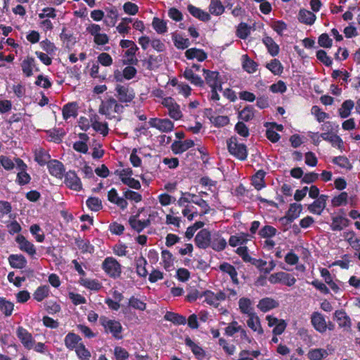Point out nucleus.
Masks as SVG:
<instances>
[{"instance_id":"4","label":"nucleus","mask_w":360,"mask_h":360,"mask_svg":"<svg viewBox=\"0 0 360 360\" xmlns=\"http://www.w3.org/2000/svg\"><path fill=\"white\" fill-rule=\"evenodd\" d=\"M102 269L110 278L117 279L122 274V266L118 261L112 257L105 258L101 265Z\"/></svg>"},{"instance_id":"56","label":"nucleus","mask_w":360,"mask_h":360,"mask_svg":"<svg viewBox=\"0 0 360 360\" xmlns=\"http://www.w3.org/2000/svg\"><path fill=\"white\" fill-rule=\"evenodd\" d=\"M302 206L301 204L291 203L288 210L286 212L285 215L289 217L293 221L299 217L302 212Z\"/></svg>"},{"instance_id":"26","label":"nucleus","mask_w":360,"mask_h":360,"mask_svg":"<svg viewBox=\"0 0 360 360\" xmlns=\"http://www.w3.org/2000/svg\"><path fill=\"white\" fill-rule=\"evenodd\" d=\"M278 306V302L271 297L262 298L259 301L257 304L258 309L262 312L269 311L273 309L277 308Z\"/></svg>"},{"instance_id":"54","label":"nucleus","mask_w":360,"mask_h":360,"mask_svg":"<svg viewBox=\"0 0 360 360\" xmlns=\"http://www.w3.org/2000/svg\"><path fill=\"white\" fill-rule=\"evenodd\" d=\"M209 11L212 15H220L224 12V7L220 0H211Z\"/></svg>"},{"instance_id":"9","label":"nucleus","mask_w":360,"mask_h":360,"mask_svg":"<svg viewBox=\"0 0 360 360\" xmlns=\"http://www.w3.org/2000/svg\"><path fill=\"white\" fill-rule=\"evenodd\" d=\"M16 335L23 347L27 349H32L34 345L35 340L32 335L22 326H18L16 330Z\"/></svg>"},{"instance_id":"29","label":"nucleus","mask_w":360,"mask_h":360,"mask_svg":"<svg viewBox=\"0 0 360 360\" xmlns=\"http://www.w3.org/2000/svg\"><path fill=\"white\" fill-rule=\"evenodd\" d=\"M184 77L196 86L202 87L204 86L205 82L199 75H195L191 68H186L185 69Z\"/></svg>"},{"instance_id":"51","label":"nucleus","mask_w":360,"mask_h":360,"mask_svg":"<svg viewBox=\"0 0 360 360\" xmlns=\"http://www.w3.org/2000/svg\"><path fill=\"white\" fill-rule=\"evenodd\" d=\"M50 289L49 285H41L38 287L33 294V297L37 302H41L49 295Z\"/></svg>"},{"instance_id":"18","label":"nucleus","mask_w":360,"mask_h":360,"mask_svg":"<svg viewBox=\"0 0 360 360\" xmlns=\"http://www.w3.org/2000/svg\"><path fill=\"white\" fill-rule=\"evenodd\" d=\"M185 195L190 197V203H194L202 209V211L199 213L200 216H203L210 212V207L209 204L206 200L202 199V198L189 192H186Z\"/></svg>"},{"instance_id":"5","label":"nucleus","mask_w":360,"mask_h":360,"mask_svg":"<svg viewBox=\"0 0 360 360\" xmlns=\"http://www.w3.org/2000/svg\"><path fill=\"white\" fill-rule=\"evenodd\" d=\"M115 94L117 101L121 103H131L136 96L134 89L129 84H116L115 87Z\"/></svg>"},{"instance_id":"25","label":"nucleus","mask_w":360,"mask_h":360,"mask_svg":"<svg viewBox=\"0 0 360 360\" xmlns=\"http://www.w3.org/2000/svg\"><path fill=\"white\" fill-rule=\"evenodd\" d=\"M350 224V221L342 216H335L332 218L330 229L333 231H340L347 227Z\"/></svg>"},{"instance_id":"59","label":"nucleus","mask_w":360,"mask_h":360,"mask_svg":"<svg viewBox=\"0 0 360 360\" xmlns=\"http://www.w3.org/2000/svg\"><path fill=\"white\" fill-rule=\"evenodd\" d=\"M328 352L324 349H312L308 352V358L310 360H321L328 356Z\"/></svg>"},{"instance_id":"49","label":"nucleus","mask_w":360,"mask_h":360,"mask_svg":"<svg viewBox=\"0 0 360 360\" xmlns=\"http://www.w3.org/2000/svg\"><path fill=\"white\" fill-rule=\"evenodd\" d=\"M14 304L5 297H0V311L6 316H10L13 311Z\"/></svg>"},{"instance_id":"24","label":"nucleus","mask_w":360,"mask_h":360,"mask_svg":"<svg viewBox=\"0 0 360 360\" xmlns=\"http://www.w3.org/2000/svg\"><path fill=\"white\" fill-rule=\"evenodd\" d=\"M185 56L188 60L196 58L199 62H202L207 59V54L202 49L191 48L186 51Z\"/></svg>"},{"instance_id":"43","label":"nucleus","mask_w":360,"mask_h":360,"mask_svg":"<svg viewBox=\"0 0 360 360\" xmlns=\"http://www.w3.org/2000/svg\"><path fill=\"white\" fill-rule=\"evenodd\" d=\"M255 109L253 105H248L238 112V119L243 122H249L255 117Z\"/></svg>"},{"instance_id":"19","label":"nucleus","mask_w":360,"mask_h":360,"mask_svg":"<svg viewBox=\"0 0 360 360\" xmlns=\"http://www.w3.org/2000/svg\"><path fill=\"white\" fill-rule=\"evenodd\" d=\"M327 199L328 195H321L316 200L308 206L309 211L311 213L316 214L318 215L321 214L323 210L326 207Z\"/></svg>"},{"instance_id":"41","label":"nucleus","mask_w":360,"mask_h":360,"mask_svg":"<svg viewBox=\"0 0 360 360\" xmlns=\"http://www.w3.org/2000/svg\"><path fill=\"white\" fill-rule=\"evenodd\" d=\"M23 74L30 77L33 75V67H34V58L32 56L26 57L21 63Z\"/></svg>"},{"instance_id":"8","label":"nucleus","mask_w":360,"mask_h":360,"mask_svg":"<svg viewBox=\"0 0 360 360\" xmlns=\"http://www.w3.org/2000/svg\"><path fill=\"white\" fill-rule=\"evenodd\" d=\"M150 127L155 128L161 132H170L174 129V123L167 118H150L148 121Z\"/></svg>"},{"instance_id":"42","label":"nucleus","mask_w":360,"mask_h":360,"mask_svg":"<svg viewBox=\"0 0 360 360\" xmlns=\"http://www.w3.org/2000/svg\"><path fill=\"white\" fill-rule=\"evenodd\" d=\"M146 264L147 261L143 256L135 258L136 271L140 277L146 278L148 274Z\"/></svg>"},{"instance_id":"38","label":"nucleus","mask_w":360,"mask_h":360,"mask_svg":"<svg viewBox=\"0 0 360 360\" xmlns=\"http://www.w3.org/2000/svg\"><path fill=\"white\" fill-rule=\"evenodd\" d=\"M75 243L82 253H93L94 247L89 240L82 239L81 237L75 238Z\"/></svg>"},{"instance_id":"64","label":"nucleus","mask_w":360,"mask_h":360,"mask_svg":"<svg viewBox=\"0 0 360 360\" xmlns=\"http://www.w3.org/2000/svg\"><path fill=\"white\" fill-rule=\"evenodd\" d=\"M311 112L316 117V119L319 122H322L324 121V120L329 117V115L322 111L321 108L318 105L312 106Z\"/></svg>"},{"instance_id":"35","label":"nucleus","mask_w":360,"mask_h":360,"mask_svg":"<svg viewBox=\"0 0 360 360\" xmlns=\"http://www.w3.org/2000/svg\"><path fill=\"white\" fill-rule=\"evenodd\" d=\"M63 117L67 120L71 117H76L77 116V104L75 102L68 103L63 107Z\"/></svg>"},{"instance_id":"39","label":"nucleus","mask_w":360,"mask_h":360,"mask_svg":"<svg viewBox=\"0 0 360 360\" xmlns=\"http://www.w3.org/2000/svg\"><path fill=\"white\" fill-rule=\"evenodd\" d=\"M238 306L242 314H247L248 316H252V314H255L252 307L251 300L249 298H240L238 301Z\"/></svg>"},{"instance_id":"61","label":"nucleus","mask_w":360,"mask_h":360,"mask_svg":"<svg viewBox=\"0 0 360 360\" xmlns=\"http://www.w3.org/2000/svg\"><path fill=\"white\" fill-rule=\"evenodd\" d=\"M277 230L272 226L265 225L259 231V235L263 238H270L276 235Z\"/></svg>"},{"instance_id":"20","label":"nucleus","mask_w":360,"mask_h":360,"mask_svg":"<svg viewBox=\"0 0 360 360\" xmlns=\"http://www.w3.org/2000/svg\"><path fill=\"white\" fill-rule=\"evenodd\" d=\"M194 145V141L191 139H186L184 141H174L171 146V149L176 155L181 154L189 148L193 147Z\"/></svg>"},{"instance_id":"23","label":"nucleus","mask_w":360,"mask_h":360,"mask_svg":"<svg viewBox=\"0 0 360 360\" xmlns=\"http://www.w3.org/2000/svg\"><path fill=\"white\" fill-rule=\"evenodd\" d=\"M97 115H92L90 118L92 128L98 132H100L103 136H106L109 132L108 124L107 122H100Z\"/></svg>"},{"instance_id":"7","label":"nucleus","mask_w":360,"mask_h":360,"mask_svg":"<svg viewBox=\"0 0 360 360\" xmlns=\"http://www.w3.org/2000/svg\"><path fill=\"white\" fill-rule=\"evenodd\" d=\"M15 162L16 164L17 168L20 170V172L17 174L15 180L16 183L20 186H25L29 184L31 180V176L26 172L27 168V165L22 160L19 158H15Z\"/></svg>"},{"instance_id":"58","label":"nucleus","mask_w":360,"mask_h":360,"mask_svg":"<svg viewBox=\"0 0 360 360\" xmlns=\"http://www.w3.org/2000/svg\"><path fill=\"white\" fill-rule=\"evenodd\" d=\"M86 205L94 212H98L103 208L102 201L97 197H89L86 201Z\"/></svg>"},{"instance_id":"33","label":"nucleus","mask_w":360,"mask_h":360,"mask_svg":"<svg viewBox=\"0 0 360 360\" xmlns=\"http://www.w3.org/2000/svg\"><path fill=\"white\" fill-rule=\"evenodd\" d=\"M185 345L188 347L193 354L198 359H202L205 356L204 349L194 342L188 336L185 338Z\"/></svg>"},{"instance_id":"1","label":"nucleus","mask_w":360,"mask_h":360,"mask_svg":"<svg viewBox=\"0 0 360 360\" xmlns=\"http://www.w3.org/2000/svg\"><path fill=\"white\" fill-rule=\"evenodd\" d=\"M99 322L103 327L105 333L111 334L115 340H119L123 338L122 335L123 328L119 321L110 319L105 316H101L99 318Z\"/></svg>"},{"instance_id":"34","label":"nucleus","mask_w":360,"mask_h":360,"mask_svg":"<svg viewBox=\"0 0 360 360\" xmlns=\"http://www.w3.org/2000/svg\"><path fill=\"white\" fill-rule=\"evenodd\" d=\"M316 18V17L315 14L313 12L309 11L308 10L300 9L299 12V21L305 25H311L312 24L314 23Z\"/></svg>"},{"instance_id":"50","label":"nucleus","mask_w":360,"mask_h":360,"mask_svg":"<svg viewBox=\"0 0 360 360\" xmlns=\"http://www.w3.org/2000/svg\"><path fill=\"white\" fill-rule=\"evenodd\" d=\"M107 15L104 22L108 27H114L118 18V12L115 8L106 9Z\"/></svg>"},{"instance_id":"44","label":"nucleus","mask_w":360,"mask_h":360,"mask_svg":"<svg viewBox=\"0 0 360 360\" xmlns=\"http://www.w3.org/2000/svg\"><path fill=\"white\" fill-rule=\"evenodd\" d=\"M243 63L242 66L245 71L248 73H254L257 71L258 64L251 59L248 55L245 54L242 56Z\"/></svg>"},{"instance_id":"11","label":"nucleus","mask_w":360,"mask_h":360,"mask_svg":"<svg viewBox=\"0 0 360 360\" xmlns=\"http://www.w3.org/2000/svg\"><path fill=\"white\" fill-rule=\"evenodd\" d=\"M202 72L204 74L205 81L206 84L211 87L219 86V91H222V81L220 78L219 72L217 71H212L203 68Z\"/></svg>"},{"instance_id":"31","label":"nucleus","mask_w":360,"mask_h":360,"mask_svg":"<svg viewBox=\"0 0 360 360\" xmlns=\"http://www.w3.org/2000/svg\"><path fill=\"white\" fill-rule=\"evenodd\" d=\"M266 172L263 169L258 170L252 177V185L255 189L259 191L266 186L264 177Z\"/></svg>"},{"instance_id":"17","label":"nucleus","mask_w":360,"mask_h":360,"mask_svg":"<svg viewBox=\"0 0 360 360\" xmlns=\"http://www.w3.org/2000/svg\"><path fill=\"white\" fill-rule=\"evenodd\" d=\"M334 318L336 319L338 326L346 330H349L352 327V321L350 317L343 309L336 310L334 312Z\"/></svg>"},{"instance_id":"6","label":"nucleus","mask_w":360,"mask_h":360,"mask_svg":"<svg viewBox=\"0 0 360 360\" xmlns=\"http://www.w3.org/2000/svg\"><path fill=\"white\" fill-rule=\"evenodd\" d=\"M269 281L272 284L282 283L291 287L296 283V278L290 274L280 271L271 274L269 277Z\"/></svg>"},{"instance_id":"14","label":"nucleus","mask_w":360,"mask_h":360,"mask_svg":"<svg viewBox=\"0 0 360 360\" xmlns=\"http://www.w3.org/2000/svg\"><path fill=\"white\" fill-rule=\"evenodd\" d=\"M311 323L314 329L323 333L326 331V321L324 315L319 311H314L311 315Z\"/></svg>"},{"instance_id":"37","label":"nucleus","mask_w":360,"mask_h":360,"mask_svg":"<svg viewBox=\"0 0 360 360\" xmlns=\"http://www.w3.org/2000/svg\"><path fill=\"white\" fill-rule=\"evenodd\" d=\"M164 319L177 326L185 325L186 323V319L184 316L172 311H167L165 314Z\"/></svg>"},{"instance_id":"15","label":"nucleus","mask_w":360,"mask_h":360,"mask_svg":"<svg viewBox=\"0 0 360 360\" xmlns=\"http://www.w3.org/2000/svg\"><path fill=\"white\" fill-rule=\"evenodd\" d=\"M15 242L18 244V248L21 251L27 253L30 256H34L36 254V248L34 244L23 235L18 234L15 238Z\"/></svg>"},{"instance_id":"2","label":"nucleus","mask_w":360,"mask_h":360,"mask_svg":"<svg viewBox=\"0 0 360 360\" xmlns=\"http://www.w3.org/2000/svg\"><path fill=\"white\" fill-rule=\"evenodd\" d=\"M227 148L231 155L239 160L244 161L248 158L247 146L238 142L236 136H231L226 141Z\"/></svg>"},{"instance_id":"40","label":"nucleus","mask_w":360,"mask_h":360,"mask_svg":"<svg viewBox=\"0 0 360 360\" xmlns=\"http://www.w3.org/2000/svg\"><path fill=\"white\" fill-rule=\"evenodd\" d=\"M247 324L250 328H251L253 331L257 332L258 334L262 335L264 333L259 318L256 314L248 316Z\"/></svg>"},{"instance_id":"57","label":"nucleus","mask_w":360,"mask_h":360,"mask_svg":"<svg viewBox=\"0 0 360 360\" xmlns=\"http://www.w3.org/2000/svg\"><path fill=\"white\" fill-rule=\"evenodd\" d=\"M248 235L247 233H241L240 236H236L233 235L231 236L229 240V244L231 247H236L238 245H241L245 244L248 239Z\"/></svg>"},{"instance_id":"47","label":"nucleus","mask_w":360,"mask_h":360,"mask_svg":"<svg viewBox=\"0 0 360 360\" xmlns=\"http://www.w3.org/2000/svg\"><path fill=\"white\" fill-rule=\"evenodd\" d=\"M354 106V103L353 101L350 99L345 101L342 103L341 108L338 110L340 117L341 118L348 117L350 115Z\"/></svg>"},{"instance_id":"36","label":"nucleus","mask_w":360,"mask_h":360,"mask_svg":"<svg viewBox=\"0 0 360 360\" xmlns=\"http://www.w3.org/2000/svg\"><path fill=\"white\" fill-rule=\"evenodd\" d=\"M34 160L40 165L44 166L48 165L51 160V155L49 153L43 148H39L34 151Z\"/></svg>"},{"instance_id":"10","label":"nucleus","mask_w":360,"mask_h":360,"mask_svg":"<svg viewBox=\"0 0 360 360\" xmlns=\"http://www.w3.org/2000/svg\"><path fill=\"white\" fill-rule=\"evenodd\" d=\"M63 177L65 178V184L71 190L80 191L82 189L81 179L75 171L69 170L65 174Z\"/></svg>"},{"instance_id":"22","label":"nucleus","mask_w":360,"mask_h":360,"mask_svg":"<svg viewBox=\"0 0 360 360\" xmlns=\"http://www.w3.org/2000/svg\"><path fill=\"white\" fill-rule=\"evenodd\" d=\"M10 266L14 269H22L27 264L25 257L21 254H11L8 258Z\"/></svg>"},{"instance_id":"3","label":"nucleus","mask_w":360,"mask_h":360,"mask_svg":"<svg viewBox=\"0 0 360 360\" xmlns=\"http://www.w3.org/2000/svg\"><path fill=\"white\" fill-rule=\"evenodd\" d=\"M124 109L123 105L120 103L115 98L111 97L101 102L98 112L100 114L105 115L107 118L110 119L109 116L111 112L120 114L124 112Z\"/></svg>"},{"instance_id":"48","label":"nucleus","mask_w":360,"mask_h":360,"mask_svg":"<svg viewBox=\"0 0 360 360\" xmlns=\"http://www.w3.org/2000/svg\"><path fill=\"white\" fill-rule=\"evenodd\" d=\"M251 33V27L246 22H241L238 24L236 31V35L241 39H246Z\"/></svg>"},{"instance_id":"16","label":"nucleus","mask_w":360,"mask_h":360,"mask_svg":"<svg viewBox=\"0 0 360 360\" xmlns=\"http://www.w3.org/2000/svg\"><path fill=\"white\" fill-rule=\"evenodd\" d=\"M226 246L227 242L226 239L222 237L219 231H215L212 233L210 248L216 252H221L224 250Z\"/></svg>"},{"instance_id":"32","label":"nucleus","mask_w":360,"mask_h":360,"mask_svg":"<svg viewBox=\"0 0 360 360\" xmlns=\"http://www.w3.org/2000/svg\"><path fill=\"white\" fill-rule=\"evenodd\" d=\"M187 8L191 15L201 21L207 22L211 18L210 15L208 13L203 11L200 8H197L192 4H189Z\"/></svg>"},{"instance_id":"30","label":"nucleus","mask_w":360,"mask_h":360,"mask_svg":"<svg viewBox=\"0 0 360 360\" xmlns=\"http://www.w3.org/2000/svg\"><path fill=\"white\" fill-rule=\"evenodd\" d=\"M262 42L271 56H276L279 53V46L274 41L272 37L264 36L262 38Z\"/></svg>"},{"instance_id":"63","label":"nucleus","mask_w":360,"mask_h":360,"mask_svg":"<svg viewBox=\"0 0 360 360\" xmlns=\"http://www.w3.org/2000/svg\"><path fill=\"white\" fill-rule=\"evenodd\" d=\"M75 352L80 360H89L91 357L90 352L85 347L83 343L77 346Z\"/></svg>"},{"instance_id":"13","label":"nucleus","mask_w":360,"mask_h":360,"mask_svg":"<svg viewBox=\"0 0 360 360\" xmlns=\"http://www.w3.org/2000/svg\"><path fill=\"white\" fill-rule=\"evenodd\" d=\"M211 236L212 233L208 229H201L195 237V245L200 249L210 248Z\"/></svg>"},{"instance_id":"12","label":"nucleus","mask_w":360,"mask_h":360,"mask_svg":"<svg viewBox=\"0 0 360 360\" xmlns=\"http://www.w3.org/2000/svg\"><path fill=\"white\" fill-rule=\"evenodd\" d=\"M47 168L49 174L58 179H62L65 175V168L63 162L60 161L52 159L49 161Z\"/></svg>"},{"instance_id":"55","label":"nucleus","mask_w":360,"mask_h":360,"mask_svg":"<svg viewBox=\"0 0 360 360\" xmlns=\"http://www.w3.org/2000/svg\"><path fill=\"white\" fill-rule=\"evenodd\" d=\"M152 26L158 34H164L167 31V22L158 17L153 18Z\"/></svg>"},{"instance_id":"28","label":"nucleus","mask_w":360,"mask_h":360,"mask_svg":"<svg viewBox=\"0 0 360 360\" xmlns=\"http://www.w3.org/2000/svg\"><path fill=\"white\" fill-rule=\"evenodd\" d=\"M81 341L82 338L79 335L70 332L65 336L64 343L68 349L75 350L77 346L82 343Z\"/></svg>"},{"instance_id":"60","label":"nucleus","mask_w":360,"mask_h":360,"mask_svg":"<svg viewBox=\"0 0 360 360\" xmlns=\"http://www.w3.org/2000/svg\"><path fill=\"white\" fill-rule=\"evenodd\" d=\"M123 198L127 201H133L134 202H139L142 200V195L136 191L130 189H126L123 191Z\"/></svg>"},{"instance_id":"27","label":"nucleus","mask_w":360,"mask_h":360,"mask_svg":"<svg viewBox=\"0 0 360 360\" xmlns=\"http://www.w3.org/2000/svg\"><path fill=\"white\" fill-rule=\"evenodd\" d=\"M219 269L224 273L228 274L232 282L236 285H238V272L234 266L224 262L219 265Z\"/></svg>"},{"instance_id":"62","label":"nucleus","mask_w":360,"mask_h":360,"mask_svg":"<svg viewBox=\"0 0 360 360\" xmlns=\"http://www.w3.org/2000/svg\"><path fill=\"white\" fill-rule=\"evenodd\" d=\"M210 120L217 127H222L229 123V117L224 115H218L217 117L211 116Z\"/></svg>"},{"instance_id":"53","label":"nucleus","mask_w":360,"mask_h":360,"mask_svg":"<svg viewBox=\"0 0 360 360\" xmlns=\"http://www.w3.org/2000/svg\"><path fill=\"white\" fill-rule=\"evenodd\" d=\"M163 266L165 270L169 271L174 264V257L170 251L167 250H163L161 252Z\"/></svg>"},{"instance_id":"46","label":"nucleus","mask_w":360,"mask_h":360,"mask_svg":"<svg viewBox=\"0 0 360 360\" xmlns=\"http://www.w3.org/2000/svg\"><path fill=\"white\" fill-rule=\"evenodd\" d=\"M79 283L84 288L98 291L102 288V284L96 279L81 278Z\"/></svg>"},{"instance_id":"52","label":"nucleus","mask_w":360,"mask_h":360,"mask_svg":"<svg viewBox=\"0 0 360 360\" xmlns=\"http://www.w3.org/2000/svg\"><path fill=\"white\" fill-rule=\"evenodd\" d=\"M172 40L175 47L177 49H186L190 46V41L188 38H184L180 34L172 36Z\"/></svg>"},{"instance_id":"45","label":"nucleus","mask_w":360,"mask_h":360,"mask_svg":"<svg viewBox=\"0 0 360 360\" xmlns=\"http://www.w3.org/2000/svg\"><path fill=\"white\" fill-rule=\"evenodd\" d=\"M265 67L274 75H281L283 71V66L279 60L274 58L266 63Z\"/></svg>"},{"instance_id":"21","label":"nucleus","mask_w":360,"mask_h":360,"mask_svg":"<svg viewBox=\"0 0 360 360\" xmlns=\"http://www.w3.org/2000/svg\"><path fill=\"white\" fill-rule=\"evenodd\" d=\"M108 200L115 204L121 210H124L128 207L127 201L123 197H119L117 190L112 188L108 193Z\"/></svg>"}]
</instances>
